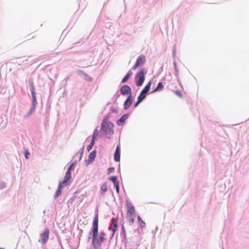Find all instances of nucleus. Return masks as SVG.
Here are the masks:
<instances>
[{
	"label": "nucleus",
	"instance_id": "nucleus-1",
	"mask_svg": "<svg viewBox=\"0 0 249 249\" xmlns=\"http://www.w3.org/2000/svg\"><path fill=\"white\" fill-rule=\"evenodd\" d=\"M92 245L94 249H101L102 244L106 238L98 237V214H95L92 227Z\"/></svg>",
	"mask_w": 249,
	"mask_h": 249
},
{
	"label": "nucleus",
	"instance_id": "nucleus-2",
	"mask_svg": "<svg viewBox=\"0 0 249 249\" xmlns=\"http://www.w3.org/2000/svg\"><path fill=\"white\" fill-rule=\"evenodd\" d=\"M113 124L107 121V119L104 118L101 123V131L103 132L105 136L110 139L111 136L114 134Z\"/></svg>",
	"mask_w": 249,
	"mask_h": 249
},
{
	"label": "nucleus",
	"instance_id": "nucleus-3",
	"mask_svg": "<svg viewBox=\"0 0 249 249\" xmlns=\"http://www.w3.org/2000/svg\"><path fill=\"white\" fill-rule=\"evenodd\" d=\"M144 70L142 69L139 72H138L135 76V82L137 86L141 87L142 85L144 80L145 77L144 74Z\"/></svg>",
	"mask_w": 249,
	"mask_h": 249
},
{
	"label": "nucleus",
	"instance_id": "nucleus-4",
	"mask_svg": "<svg viewBox=\"0 0 249 249\" xmlns=\"http://www.w3.org/2000/svg\"><path fill=\"white\" fill-rule=\"evenodd\" d=\"M118 218L112 217L111 219V225L108 228V230L112 231L110 235V239H111L114 235L115 232L116 231L118 228Z\"/></svg>",
	"mask_w": 249,
	"mask_h": 249
},
{
	"label": "nucleus",
	"instance_id": "nucleus-5",
	"mask_svg": "<svg viewBox=\"0 0 249 249\" xmlns=\"http://www.w3.org/2000/svg\"><path fill=\"white\" fill-rule=\"evenodd\" d=\"M146 61L145 56L144 55H140L137 59L135 65L132 67L133 70H136L138 67L144 65Z\"/></svg>",
	"mask_w": 249,
	"mask_h": 249
},
{
	"label": "nucleus",
	"instance_id": "nucleus-6",
	"mask_svg": "<svg viewBox=\"0 0 249 249\" xmlns=\"http://www.w3.org/2000/svg\"><path fill=\"white\" fill-rule=\"evenodd\" d=\"M131 89L128 85H123L120 89V94L125 96L127 95H132Z\"/></svg>",
	"mask_w": 249,
	"mask_h": 249
},
{
	"label": "nucleus",
	"instance_id": "nucleus-7",
	"mask_svg": "<svg viewBox=\"0 0 249 249\" xmlns=\"http://www.w3.org/2000/svg\"><path fill=\"white\" fill-rule=\"evenodd\" d=\"M49 230L48 229H46L44 231L41 233L40 235V238L43 244L46 243L49 238Z\"/></svg>",
	"mask_w": 249,
	"mask_h": 249
},
{
	"label": "nucleus",
	"instance_id": "nucleus-8",
	"mask_svg": "<svg viewBox=\"0 0 249 249\" xmlns=\"http://www.w3.org/2000/svg\"><path fill=\"white\" fill-rule=\"evenodd\" d=\"M133 103V97L132 95H129L125 100L124 104V110L127 109Z\"/></svg>",
	"mask_w": 249,
	"mask_h": 249
},
{
	"label": "nucleus",
	"instance_id": "nucleus-9",
	"mask_svg": "<svg viewBox=\"0 0 249 249\" xmlns=\"http://www.w3.org/2000/svg\"><path fill=\"white\" fill-rule=\"evenodd\" d=\"M129 114H124L117 121V124L118 125H122L123 124L124 122L128 118Z\"/></svg>",
	"mask_w": 249,
	"mask_h": 249
},
{
	"label": "nucleus",
	"instance_id": "nucleus-10",
	"mask_svg": "<svg viewBox=\"0 0 249 249\" xmlns=\"http://www.w3.org/2000/svg\"><path fill=\"white\" fill-rule=\"evenodd\" d=\"M136 215L127 214L126 219L129 222V225H132L134 223Z\"/></svg>",
	"mask_w": 249,
	"mask_h": 249
},
{
	"label": "nucleus",
	"instance_id": "nucleus-11",
	"mask_svg": "<svg viewBox=\"0 0 249 249\" xmlns=\"http://www.w3.org/2000/svg\"><path fill=\"white\" fill-rule=\"evenodd\" d=\"M96 155V151L93 150L92 151L89 155L88 160L89 162H91L95 159Z\"/></svg>",
	"mask_w": 249,
	"mask_h": 249
},
{
	"label": "nucleus",
	"instance_id": "nucleus-12",
	"mask_svg": "<svg viewBox=\"0 0 249 249\" xmlns=\"http://www.w3.org/2000/svg\"><path fill=\"white\" fill-rule=\"evenodd\" d=\"M151 84L152 82L149 81L141 91L146 95L147 93H148L150 90Z\"/></svg>",
	"mask_w": 249,
	"mask_h": 249
},
{
	"label": "nucleus",
	"instance_id": "nucleus-13",
	"mask_svg": "<svg viewBox=\"0 0 249 249\" xmlns=\"http://www.w3.org/2000/svg\"><path fill=\"white\" fill-rule=\"evenodd\" d=\"M132 72L131 71H129L124 76L123 78L121 83H124L127 82V81L129 79V78L132 76Z\"/></svg>",
	"mask_w": 249,
	"mask_h": 249
},
{
	"label": "nucleus",
	"instance_id": "nucleus-14",
	"mask_svg": "<svg viewBox=\"0 0 249 249\" xmlns=\"http://www.w3.org/2000/svg\"><path fill=\"white\" fill-rule=\"evenodd\" d=\"M84 147L83 146L82 148H81L80 149V151H79V153H76L74 156V158H76V157H78L79 159H78V160L80 161L82 158V156H83V152H84Z\"/></svg>",
	"mask_w": 249,
	"mask_h": 249
},
{
	"label": "nucleus",
	"instance_id": "nucleus-15",
	"mask_svg": "<svg viewBox=\"0 0 249 249\" xmlns=\"http://www.w3.org/2000/svg\"><path fill=\"white\" fill-rule=\"evenodd\" d=\"M163 89V85L162 82H159L158 84V85H157V87L156 88V89L154 90H153L151 92V93H153V92H156L158 91L161 90Z\"/></svg>",
	"mask_w": 249,
	"mask_h": 249
},
{
	"label": "nucleus",
	"instance_id": "nucleus-16",
	"mask_svg": "<svg viewBox=\"0 0 249 249\" xmlns=\"http://www.w3.org/2000/svg\"><path fill=\"white\" fill-rule=\"evenodd\" d=\"M31 95L32 97V104L36 105L37 100L36 98V93L35 92H31Z\"/></svg>",
	"mask_w": 249,
	"mask_h": 249
},
{
	"label": "nucleus",
	"instance_id": "nucleus-17",
	"mask_svg": "<svg viewBox=\"0 0 249 249\" xmlns=\"http://www.w3.org/2000/svg\"><path fill=\"white\" fill-rule=\"evenodd\" d=\"M71 178V176L69 175V173L68 172L67 174H65V176L64 177V178L63 180L62 183H65L67 185H68V182L70 180V179Z\"/></svg>",
	"mask_w": 249,
	"mask_h": 249
},
{
	"label": "nucleus",
	"instance_id": "nucleus-18",
	"mask_svg": "<svg viewBox=\"0 0 249 249\" xmlns=\"http://www.w3.org/2000/svg\"><path fill=\"white\" fill-rule=\"evenodd\" d=\"M107 190V185L106 183H104L102 184L100 188V193L101 194L104 195Z\"/></svg>",
	"mask_w": 249,
	"mask_h": 249
},
{
	"label": "nucleus",
	"instance_id": "nucleus-19",
	"mask_svg": "<svg viewBox=\"0 0 249 249\" xmlns=\"http://www.w3.org/2000/svg\"><path fill=\"white\" fill-rule=\"evenodd\" d=\"M29 85L31 88V92H35V89L34 87V84L33 80L32 78H30L28 80Z\"/></svg>",
	"mask_w": 249,
	"mask_h": 249
},
{
	"label": "nucleus",
	"instance_id": "nucleus-20",
	"mask_svg": "<svg viewBox=\"0 0 249 249\" xmlns=\"http://www.w3.org/2000/svg\"><path fill=\"white\" fill-rule=\"evenodd\" d=\"M121 236H122L123 238L124 239V240H125L126 239V231H125V228H124L123 224L122 225V226Z\"/></svg>",
	"mask_w": 249,
	"mask_h": 249
},
{
	"label": "nucleus",
	"instance_id": "nucleus-21",
	"mask_svg": "<svg viewBox=\"0 0 249 249\" xmlns=\"http://www.w3.org/2000/svg\"><path fill=\"white\" fill-rule=\"evenodd\" d=\"M146 94L142 93V91L140 93V94L139 95V96L137 98V100L139 101L142 102L145 98H146Z\"/></svg>",
	"mask_w": 249,
	"mask_h": 249
},
{
	"label": "nucleus",
	"instance_id": "nucleus-22",
	"mask_svg": "<svg viewBox=\"0 0 249 249\" xmlns=\"http://www.w3.org/2000/svg\"><path fill=\"white\" fill-rule=\"evenodd\" d=\"M36 105H33L32 104L31 105V107L27 113V116H30L31 115L32 113L35 111V109H36Z\"/></svg>",
	"mask_w": 249,
	"mask_h": 249
},
{
	"label": "nucleus",
	"instance_id": "nucleus-23",
	"mask_svg": "<svg viewBox=\"0 0 249 249\" xmlns=\"http://www.w3.org/2000/svg\"><path fill=\"white\" fill-rule=\"evenodd\" d=\"M120 154L121 153H116L114 154V160L115 161L118 162L120 160Z\"/></svg>",
	"mask_w": 249,
	"mask_h": 249
},
{
	"label": "nucleus",
	"instance_id": "nucleus-24",
	"mask_svg": "<svg viewBox=\"0 0 249 249\" xmlns=\"http://www.w3.org/2000/svg\"><path fill=\"white\" fill-rule=\"evenodd\" d=\"M77 162V160H75L74 161H73L70 165V166L68 168V169L66 172V174H67L68 172L69 173V175L70 176H71V168L72 167V166L75 164H76V163Z\"/></svg>",
	"mask_w": 249,
	"mask_h": 249
},
{
	"label": "nucleus",
	"instance_id": "nucleus-25",
	"mask_svg": "<svg viewBox=\"0 0 249 249\" xmlns=\"http://www.w3.org/2000/svg\"><path fill=\"white\" fill-rule=\"evenodd\" d=\"M138 222L140 224V226L142 228H144L145 226V223L143 221V220L141 219V217L138 215Z\"/></svg>",
	"mask_w": 249,
	"mask_h": 249
},
{
	"label": "nucleus",
	"instance_id": "nucleus-26",
	"mask_svg": "<svg viewBox=\"0 0 249 249\" xmlns=\"http://www.w3.org/2000/svg\"><path fill=\"white\" fill-rule=\"evenodd\" d=\"M109 180L113 182L114 185L118 182L119 181L117 180V178L116 176H111L109 178Z\"/></svg>",
	"mask_w": 249,
	"mask_h": 249
},
{
	"label": "nucleus",
	"instance_id": "nucleus-27",
	"mask_svg": "<svg viewBox=\"0 0 249 249\" xmlns=\"http://www.w3.org/2000/svg\"><path fill=\"white\" fill-rule=\"evenodd\" d=\"M127 214L136 215L135 209L133 208L132 209H129L127 210Z\"/></svg>",
	"mask_w": 249,
	"mask_h": 249
},
{
	"label": "nucleus",
	"instance_id": "nucleus-28",
	"mask_svg": "<svg viewBox=\"0 0 249 249\" xmlns=\"http://www.w3.org/2000/svg\"><path fill=\"white\" fill-rule=\"evenodd\" d=\"M126 205L127 210H128L129 209H132L133 208H134V207L133 206V205L132 204V203L130 202H129L128 200H126Z\"/></svg>",
	"mask_w": 249,
	"mask_h": 249
},
{
	"label": "nucleus",
	"instance_id": "nucleus-29",
	"mask_svg": "<svg viewBox=\"0 0 249 249\" xmlns=\"http://www.w3.org/2000/svg\"><path fill=\"white\" fill-rule=\"evenodd\" d=\"M62 191L59 189H57L55 194L54 195V198H57L61 194Z\"/></svg>",
	"mask_w": 249,
	"mask_h": 249
},
{
	"label": "nucleus",
	"instance_id": "nucleus-30",
	"mask_svg": "<svg viewBox=\"0 0 249 249\" xmlns=\"http://www.w3.org/2000/svg\"><path fill=\"white\" fill-rule=\"evenodd\" d=\"M84 78L85 80H86L88 81H92V78L90 77V76H89L87 73L84 74Z\"/></svg>",
	"mask_w": 249,
	"mask_h": 249
},
{
	"label": "nucleus",
	"instance_id": "nucleus-31",
	"mask_svg": "<svg viewBox=\"0 0 249 249\" xmlns=\"http://www.w3.org/2000/svg\"><path fill=\"white\" fill-rule=\"evenodd\" d=\"M66 185H67L65 183H62V182H59L57 189H59L62 191V188Z\"/></svg>",
	"mask_w": 249,
	"mask_h": 249
},
{
	"label": "nucleus",
	"instance_id": "nucleus-32",
	"mask_svg": "<svg viewBox=\"0 0 249 249\" xmlns=\"http://www.w3.org/2000/svg\"><path fill=\"white\" fill-rule=\"evenodd\" d=\"M94 143L92 142H90V144L87 146V150L88 152H89L93 147Z\"/></svg>",
	"mask_w": 249,
	"mask_h": 249
},
{
	"label": "nucleus",
	"instance_id": "nucleus-33",
	"mask_svg": "<svg viewBox=\"0 0 249 249\" xmlns=\"http://www.w3.org/2000/svg\"><path fill=\"white\" fill-rule=\"evenodd\" d=\"M6 187V183L3 181H0V190L3 189Z\"/></svg>",
	"mask_w": 249,
	"mask_h": 249
},
{
	"label": "nucleus",
	"instance_id": "nucleus-34",
	"mask_svg": "<svg viewBox=\"0 0 249 249\" xmlns=\"http://www.w3.org/2000/svg\"><path fill=\"white\" fill-rule=\"evenodd\" d=\"M114 187L116 188V190L117 193L119 194V191H120V188H119V182L117 183H116L114 185Z\"/></svg>",
	"mask_w": 249,
	"mask_h": 249
},
{
	"label": "nucleus",
	"instance_id": "nucleus-35",
	"mask_svg": "<svg viewBox=\"0 0 249 249\" xmlns=\"http://www.w3.org/2000/svg\"><path fill=\"white\" fill-rule=\"evenodd\" d=\"M115 152H116V153H121V151H120V143H119L117 145Z\"/></svg>",
	"mask_w": 249,
	"mask_h": 249
},
{
	"label": "nucleus",
	"instance_id": "nucleus-36",
	"mask_svg": "<svg viewBox=\"0 0 249 249\" xmlns=\"http://www.w3.org/2000/svg\"><path fill=\"white\" fill-rule=\"evenodd\" d=\"M106 233L103 231H101L100 232L99 236L100 237H102L103 238H105Z\"/></svg>",
	"mask_w": 249,
	"mask_h": 249
},
{
	"label": "nucleus",
	"instance_id": "nucleus-37",
	"mask_svg": "<svg viewBox=\"0 0 249 249\" xmlns=\"http://www.w3.org/2000/svg\"><path fill=\"white\" fill-rule=\"evenodd\" d=\"M98 134H99V131H98V129L96 128V129H95L94 130V131H93V136L98 137Z\"/></svg>",
	"mask_w": 249,
	"mask_h": 249
},
{
	"label": "nucleus",
	"instance_id": "nucleus-38",
	"mask_svg": "<svg viewBox=\"0 0 249 249\" xmlns=\"http://www.w3.org/2000/svg\"><path fill=\"white\" fill-rule=\"evenodd\" d=\"M175 75L176 77H178L179 74V71L177 68H175Z\"/></svg>",
	"mask_w": 249,
	"mask_h": 249
},
{
	"label": "nucleus",
	"instance_id": "nucleus-39",
	"mask_svg": "<svg viewBox=\"0 0 249 249\" xmlns=\"http://www.w3.org/2000/svg\"><path fill=\"white\" fill-rule=\"evenodd\" d=\"M114 167H109L107 169L108 174H110V173L113 172L114 171Z\"/></svg>",
	"mask_w": 249,
	"mask_h": 249
},
{
	"label": "nucleus",
	"instance_id": "nucleus-40",
	"mask_svg": "<svg viewBox=\"0 0 249 249\" xmlns=\"http://www.w3.org/2000/svg\"><path fill=\"white\" fill-rule=\"evenodd\" d=\"M77 72H78V73L80 75H81H81H83V76H84V74H85V73H86L84 71H82V70H78V71H77Z\"/></svg>",
	"mask_w": 249,
	"mask_h": 249
},
{
	"label": "nucleus",
	"instance_id": "nucleus-41",
	"mask_svg": "<svg viewBox=\"0 0 249 249\" xmlns=\"http://www.w3.org/2000/svg\"><path fill=\"white\" fill-rule=\"evenodd\" d=\"M175 93H176V95L179 96L180 97H182V94L179 91L175 90Z\"/></svg>",
	"mask_w": 249,
	"mask_h": 249
},
{
	"label": "nucleus",
	"instance_id": "nucleus-42",
	"mask_svg": "<svg viewBox=\"0 0 249 249\" xmlns=\"http://www.w3.org/2000/svg\"><path fill=\"white\" fill-rule=\"evenodd\" d=\"M97 137L92 135L91 142H92L94 143L96 140L97 139Z\"/></svg>",
	"mask_w": 249,
	"mask_h": 249
},
{
	"label": "nucleus",
	"instance_id": "nucleus-43",
	"mask_svg": "<svg viewBox=\"0 0 249 249\" xmlns=\"http://www.w3.org/2000/svg\"><path fill=\"white\" fill-rule=\"evenodd\" d=\"M142 102L139 101L137 100V101L135 103V104L134 105V107H136Z\"/></svg>",
	"mask_w": 249,
	"mask_h": 249
},
{
	"label": "nucleus",
	"instance_id": "nucleus-44",
	"mask_svg": "<svg viewBox=\"0 0 249 249\" xmlns=\"http://www.w3.org/2000/svg\"><path fill=\"white\" fill-rule=\"evenodd\" d=\"M30 153L28 151H25L24 155L26 159H28V156L29 155Z\"/></svg>",
	"mask_w": 249,
	"mask_h": 249
},
{
	"label": "nucleus",
	"instance_id": "nucleus-45",
	"mask_svg": "<svg viewBox=\"0 0 249 249\" xmlns=\"http://www.w3.org/2000/svg\"><path fill=\"white\" fill-rule=\"evenodd\" d=\"M111 111H112V112L115 113H117V112H118V110H117V108H112V109H111Z\"/></svg>",
	"mask_w": 249,
	"mask_h": 249
},
{
	"label": "nucleus",
	"instance_id": "nucleus-46",
	"mask_svg": "<svg viewBox=\"0 0 249 249\" xmlns=\"http://www.w3.org/2000/svg\"><path fill=\"white\" fill-rule=\"evenodd\" d=\"M22 62H25L28 60L27 58H26L25 57H22L21 58Z\"/></svg>",
	"mask_w": 249,
	"mask_h": 249
},
{
	"label": "nucleus",
	"instance_id": "nucleus-47",
	"mask_svg": "<svg viewBox=\"0 0 249 249\" xmlns=\"http://www.w3.org/2000/svg\"><path fill=\"white\" fill-rule=\"evenodd\" d=\"M120 95V94L118 93V92H117L115 94V96H116V98L117 99V98H119V97Z\"/></svg>",
	"mask_w": 249,
	"mask_h": 249
},
{
	"label": "nucleus",
	"instance_id": "nucleus-48",
	"mask_svg": "<svg viewBox=\"0 0 249 249\" xmlns=\"http://www.w3.org/2000/svg\"><path fill=\"white\" fill-rule=\"evenodd\" d=\"M173 64H174V68H177V63L175 61L174 62Z\"/></svg>",
	"mask_w": 249,
	"mask_h": 249
},
{
	"label": "nucleus",
	"instance_id": "nucleus-49",
	"mask_svg": "<svg viewBox=\"0 0 249 249\" xmlns=\"http://www.w3.org/2000/svg\"><path fill=\"white\" fill-rule=\"evenodd\" d=\"M41 241V240L40 239H39L38 240V242H40Z\"/></svg>",
	"mask_w": 249,
	"mask_h": 249
},
{
	"label": "nucleus",
	"instance_id": "nucleus-50",
	"mask_svg": "<svg viewBox=\"0 0 249 249\" xmlns=\"http://www.w3.org/2000/svg\"><path fill=\"white\" fill-rule=\"evenodd\" d=\"M45 211L44 210V212H43V213H45Z\"/></svg>",
	"mask_w": 249,
	"mask_h": 249
},
{
	"label": "nucleus",
	"instance_id": "nucleus-51",
	"mask_svg": "<svg viewBox=\"0 0 249 249\" xmlns=\"http://www.w3.org/2000/svg\"><path fill=\"white\" fill-rule=\"evenodd\" d=\"M89 234H90V235H91V232H89Z\"/></svg>",
	"mask_w": 249,
	"mask_h": 249
},
{
	"label": "nucleus",
	"instance_id": "nucleus-52",
	"mask_svg": "<svg viewBox=\"0 0 249 249\" xmlns=\"http://www.w3.org/2000/svg\"><path fill=\"white\" fill-rule=\"evenodd\" d=\"M0 249H3V248H0Z\"/></svg>",
	"mask_w": 249,
	"mask_h": 249
}]
</instances>
